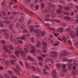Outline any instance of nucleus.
<instances>
[{
	"label": "nucleus",
	"instance_id": "nucleus-29",
	"mask_svg": "<svg viewBox=\"0 0 78 78\" xmlns=\"http://www.w3.org/2000/svg\"><path fill=\"white\" fill-rule=\"evenodd\" d=\"M24 20V17L23 16H22L21 18H20V23H22L23 22Z\"/></svg>",
	"mask_w": 78,
	"mask_h": 78
},
{
	"label": "nucleus",
	"instance_id": "nucleus-40",
	"mask_svg": "<svg viewBox=\"0 0 78 78\" xmlns=\"http://www.w3.org/2000/svg\"><path fill=\"white\" fill-rule=\"evenodd\" d=\"M53 21H54L55 22H57L58 23H61L60 21L58 20H53Z\"/></svg>",
	"mask_w": 78,
	"mask_h": 78
},
{
	"label": "nucleus",
	"instance_id": "nucleus-5",
	"mask_svg": "<svg viewBox=\"0 0 78 78\" xmlns=\"http://www.w3.org/2000/svg\"><path fill=\"white\" fill-rule=\"evenodd\" d=\"M27 58L30 61L33 62V63L34 65H37V62L34 59V58H32L30 56H28L27 57Z\"/></svg>",
	"mask_w": 78,
	"mask_h": 78
},
{
	"label": "nucleus",
	"instance_id": "nucleus-61",
	"mask_svg": "<svg viewBox=\"0 0 78 78\" xmlns=\"http://www.w3.org/2000/svg\"><path fill=\"white\" fill-rule=\"evenodd\" d=\"M52 77L53 78H58V76L54 74L52 75Z\"/></svg>",
	"mask_w": 78,
	"mask_h": 78
},
{
	"label": "nucleus",
	"instance_id": "nucleus-6",
	"mask_svg": "<svg viewBox=\"0 0 78 78\" xmlns=\"http://www.w3.org/2000/svg\"><path fill=\"white\" fill-rule=\"evenodd\" d=\"M20 24L19 23H17L16 26H15V28L16 29H18L20 27H21V29H23V27H25L24 26V24H21L20 25Z\"/></svg>",
	"mask_w": 78,
	"mask_h": 78
},
{
	"label": "nucleus",
	"instance_id": "nucleus-47",
	"mask_svg": "<svg viewBox=\"0 0 78 78\" xmlns=\"http://www.w3.org/2000/svg\"><path fill=\"white\" fill-rule=\"evenodd\" d=\"M25 65L26 66V67L27 68V69H29V68H30V66H29L28 63L27 62H25Z\"/></svg>",
	"mask_w": 78,
	"mask_h": 78
},
{
	"label": "nucleus",
	"instance_id": "nucleus-33",
	"mask_svg": "<svg viewBox=\"0 0 78 78\" xmlns=\"http://www.w3.org/2000/svg\"><path fill=\"white\" fill-rule=\"evenodd\" d=\"M30 40L31 41L32 43L34 44L35 43V40H34L33 37H31L30 38Z\"/></svg>",
	"mask_w": 78,
	"mask_h": 78
},
{
	"label": "nucleus",
	"instance_id": "nucleus-20",
	"mask_svg": "<svg viewBox=\"0 0 78 78\" xmlns=\"http://www.w3.org/2000/svg\"><path fill=\"white\" fill-rule=\"evenodd\" d=\"M44 39L42 40V42L44 43L43 47H44V48H46V47H47V44L46 43H44Z\"/></svg>",
	"mask_w": 78,
	"mask_h": 78
},
{
	"label": "nucleus",
	"instance_id": "nucleus-45",
	"mask_svg": "<svg viewBox=\"0 0 78 78\" xmlns=\"http://www.w3.org/2000/svg\"><path fill=\"white\" fill-rule=\"evenodd\" d=\"M10 62L11 64H12V65H14V61L12 59H10Z\"/></svg>",
	"mask_w": 78,
	"mask_h": 78
},
{
	"label": "nucleus",
	"instance_id": "nucleus-24",
	"mask_svg": "<svg viewBox=\"0 0 78 78\" xmlns=\"http://www.w3.org/2000/svg\"><path fill=\"white\" fill-rule=\"evenodd\" d=\"M8 48L11 50H13L14 49L13 47L12 46V44H11L9 45Z\"/></svg>",
	"mask_w": 78,
	"mask_h": 78
},
{
	"label": "nucleus",
	"instance_id": "nucleus-30",
	"mask_svg": "<svg viewBox=\"0 0 78 78\" xmlns=\"http://www.w3.org/2000/svg\"><path fill=\"white\" fill-rule=\"evenodd\" d=\"M14 37L13 36H11L10 37V41L11 42H13L14 41Z\"/></svg>",
	"mask_w": 78,
	"mask_h": 78
},
{
	"label": "nucleus",
	"instance_id": "nucleus-36",
	"mask_svg": "<svg viewBox=\"0 0 78 78\" xmlns=\"http://www.w3.org/2000/svg\"><path fill=\"white\" fill-rule=\"evenodd\" d=\"M9 64H10V62L8 60H7L6 61H5V65L8 66L9 65Z\"/></svg>",
	"mask_w": 78,
	"mask_h": 78
},
{
	"label": "nucleus",
	"instance_id": "nucleus-55",
	"mask_svg": "<svg viewBox=\"0 0 78 78\" xmlns=\"http://www.w3.org/2000/svg\"><path fill=\"white\" fill-rule=\"evenodd\" d=\"M44 6H45V5L44 4V3L41 4V8H44Z\"/></svg>",
	"mask_w": 78,
	"mask_h": 78
},
{
	"label": "nucleus",
	"instance_id": "nucleus-41",
	"mask_svg": "<svg viewBox=\"0 0 78 78\" xmlns=\"http://www.w3.org/2000/svg\"><path fill=\"white\" fill-rule=\"evenodd\" d=\"M19 63L20 66H23V61H19Z\"/></svg>",
	"mask_w": 78,
	"mask_h": 78
},
{
	"label": "nucleus",
	"instance_id": "nucleus-1",
	"mask_svg": "<svg viewBox=\"0 0 78 78\" xmlns=\"http://www.w3.org/2000/svg\"><path fill=\"white\" fill-rule=\"evenodd\" d=\"M5 3V1H4L1 4V5L2 6V13L3 16H6V12L5 11H6L7 9V5Z\"/></svg>",
	"mask_w": 78,
	"mask_h": 78
},
{
	"label": "nucleus",
	"instance_id": "nucleus-3",
	"mask_svg": "<svg viewBox=\"0 0 78 78\" xmlns=\"http://www.w3.org/2000/svg\"><path fill=\"white\" fill-rule=\"evenodd\" d=\"M34 32L35 33H37V37H39L41 35L42 37H43L45 35L44 32L43 33L41 34L42 33L41 31H40L38 30H35L34 31Z\"/></svg>",
	"mask_w": 78,
	"mask_h": 78
},
{
	"label": "nucleus",
	"instance_id": "nucleus-64",
	"mask_svg": "<svg viewBox=\"0 0 78 78\" xmlns=\"http://www.w3.org/2000/svg\"><path fill=\"white\" fill-rule=\"evenodd\" d=\"M50 16V14H48L45 15V17H49Z\"/></svg>",
	"mask_w": 78,
	"mask_h": 78
},
{
	"label": "nucleus",
	"instance_id": "nucleus-56",
	"mask_svg": "<svg viewBox=\"0 0 78 78\" xmlns=\"http://www.w3.org/2000/svg\"><path fill=\"white\" fill-rule=\"evenodd\" d=\"M48 5L53 7V5L51 4V2H49L48 3Z\"/></svg>",
	"mask_w": 78,
	"mask_h": 78
},
{
	"label": "nucleus",
	"instance_id": "nucleus-43",
	"mask_svg": "<svg viewBox=\"0 0 78 78\" xmlns=\"http://www.w3.org/2000/svg\"><path fill=\"white\" fill-rule=\"evenodd\" d=\"M11 23V21H4L5 23L6 24H9V23Z\"/></svg>",
	"mask_w": 78,
	"mask_h": 78
},
{
	"label": "nucleus",
	"instance_id": "nucleus-52",
	"mask_svg": "<svg viewBox=\"0 0 78 78\" xmlns=\"http://www.w3.org/2000/svg\"><path fill=\"white\" fill-rule=\"evenodd\" d=\"M61 26L63 28H64L66 27V24L65 23H62L61 24Z\"/></svg>",
	"mask_w": 78,
	"mask_h": 78
},
{
	"label": "nucleus",
	"instance_id": "nucleus-39",
	"mask_svg": "<svg viewBox=\"0 0 78 78\" xmlns=\"http://www.w3.org/2000/svg\"><path fill=\"white\" fill-rule=\"evenodd\" d=\"M69 9L70 7L68 6H66L64 8V9L66 10H69Z\"/></svg>",
	"mask_w": 78,
	"mask_h": 78
},
{
	"label": "nucleus",
	"instance_id": "nucleus-7",
	"mask_svg": "<svg viewBox=\"0 0 78 78\" xmlns=\"http://www.w3.org/2000/svg\"><path fill=\"white\" fill-rule=\"evenodd\" d=\"M59 8V9H58L57 10V13L58 14H60L61 13V9L63 8V6L61 5H58Z\"/></svg>",
	"mask_w": 78,
	"mask_h": 78
},
{
	"label": "nucleus",
	"instance_id": "nucleus-27",
	"mask_svg": "<svg viewBox=\"0 0 78 78\" xmlns=\"http://www.w3.org/2000/svg\"><path fill=\"white\" fill-rule=\"evenodd\" d=\"M35 47L37 48H39L40 47V42H38L37 43L36 45H35Z\"/></svg>",
	"mask_w": 78,
	"mask_h": 78
},
{
	"label": "nucleus",
	"instance_id": "nucleus-13",
	"mask_svg": "<svg viewBox=\"0 0 78 78\" xmlns=\"http://www.w3.org/2000/svg\"><path fill=\"white\" fill-rule=\"evenodd\" d=\"M57 55H58V54L56 52H51V57H54L55 56H56Z\"/></svg>",
	"mask_w": 78,
	"mask_h": 78
},
{
	"label": "nucleus",
	"instance_id": "nucleus-38",
	"mask_svg": "<svg viewBox=\"0 0 78 78\" xmlns=\"http://www.w3.org/2000/svg\"><path fill=\"white\" fill-rule=\"evenodd\" d=\"M5 37V38L6 39H8V37L9 36V35L8 34L6 33L4 34Z\"/></svg>",
	"mask_w": 78,
	"mask_h": 78
},
{
	"label": "nucleus",
	"instance_id": "nucleus-14",
	"mask_svg": "<svg viewBox=\"0 0 78 78\" xmlns=\"http://www.w3.org/2000/svg\"><path fill=\"white\" fill-rule=\"evenodd\" d=\"M30 48L32 50L30 51V52L31 53H35L36 51V50L35 49V47L33 46H30Z\"/></svg>",
	"mask_w": 78,
	"mask_h": 78
},
{
	"label": "nucleus",
	"instance_id": "nucleus-22",
	"mask_svg": "<svg viewBox=\"0 0 78 78\" xmlns=\"http://www.w3.org/2000/svg\"><path fill=\"white\" fill-rule=\"evenodd\" d=\"M13 71H14L16 72V74L18 75H20V72L19 71H18L16 69H13Z\"/></svg>",
	"mask_w": 78,
	"mask_h": 78
},
{
	"label": "nucleus",
	"instance_id": "nucleus-18",
	"mask_svg": "<svg viewBox=\"0 0 78 78\" xmlns=\"http://www.w3.org/2000/svg\"><path fill=\"white\" fill-rule=\"evenodd\" d=\"M46 62H49L50 61L52 63H54V61L51 58H47L46 59Z\"/></svg>",
	"mask_w": 78,
	"mask_h": 78
},
{
	"label": "nucleus",
	"instance_id": "nucleus-25",
	"mask_svg": "<svg viewBox=\"0 0 78 78\" xmlns=\"http://www.w3.org/2000/svg\"><path fill=\"white\" fill-rule=\"evenodd\" d=\"M64 31L62 27H60L58 29V32L60 33H62Z\"/></svg>",
	"mask_w": 78,
	"mask_h": 78
},
{
	"label": "nucleus",
	"instance_id": "nucleus-57",
	"mask_svg": "<svg viewBox=\"0 0 78 78\" xmlns=\"http://www.w3.org/2000/svg\"><path fill=\"white\" fill-rule=\"evenodd\" d=\"M44 67H45V68H46V69H47L48 70H49V68L48 66H47V65H45V66H44Z\"/></svg>",
	"mask_w": 78,
	"mask_h": 78
},
{
	"label": "nucleus",
	"instance_id": "nucleus-4",
	"mask_svg": "<svg viewBox=\"0 0 78 78\" xmlns=\"http://www.w3.org/2000/svg\"><path fill=\"white\" fill-rule=\"evenodd\" d=\"M48 11L47 9H46L44 10H42V13L43 14H46L48 12H50V13H53V11L51 10V9L50 7H49V9H48Z\"/></svg>",
	"mask_w": 78,
	"mask_h": 78
},
{
	"label": "nucleus",
	"instance_id": "nucleus-19",
	"mask_svg": "<svg viewBox=\"0 0 78 78\" xmlns=\"http://www.w3.org/2000/svg\"><path fill=\"white\" fill-rule=\"evenodd\" d=\"M24 12H25V13H30L33 15H34V13H33L32 12H30V11H29L28 10H27L26 9H24Z\"/></svg>",
	"mask_w": 78,
	"mask_h": 78
},
{
	"label": "nucleus",
	"instance_id": "nucleus-60",
	"mask_svg": "<svg viewBox=\"0 0 78 78\" xmlns=\"http://www.w3.org/2000/svg\"><path fill=\"white\" fill-rule=\"evenodd\" d=\"M56 67L58 68H60V65L59 64H57L56 65Z\"/></svg>",
	"mask_w": 78,
	"mask_h": 78
},
{
	"label": "nucleus",
	"instance_id": "nucleus-54",
	"mask_svg": "<svg viewBox=\"0 0 78 78\" xmlns=\"http://www.w3.org/2000/svg\"><path fill=\"white\" fill-rule=\"evenodd\" d=\"M12 58L14 60V61H16V60H17V58H16V57H15V56L14 55H13V56Z\"/></svg>",
	"mask_w": 78,
	"mask_h": 78
},
{
	"label": "nucleus",
	"instance_id": "nucleus-32",
	"mask_svg": "<svg viewBox=\"0 0 78 78\" xmlns=\"http://www.w3.org/2000/svg\"><path fill=\"white\" fill-rule=\"evenodd\" d=\"M65 31L67 32H69L71 31V29L69 28H66L65 29Z\"/></svg>",
	"mask_w": 78,
	"mask_h": 78
},
{
	"label": "nucleus",
	"instance_id": "nucleus-23",
	"mask_svg": "<svg viewBox=\"0 0 78 78\" xmlns=\"http://www.w3.org/2000/svg\"><path fill=\"white\" fill-rule=\"evenodd\" d=\"M37 59H39L40 61H43V58L42 57L38 56L37 57Z\"/></svg>",
	"mask_w": 78,
	"mask_h": 78
},
{
	"label": "nucleus",
	"instance_id": "nucleus-11",
	"mask_svg": "<svg viewBox=\"0 0 78 78\" xmlns=\"http://www.w3.org/2000/svg\"><path fill=\"white\" fill-rule=\"evenodd\" d=\"M70 35L73 39H74L76 36V34L73 33V31H72L70 33Z\"/></svg>",
	"mask_w": 78,
	"mask_h": 78
},
{
	"label": "nucleus",
	"instance_id": "nucleus-10",
	"mask_svg": "<svg viewBox=\"0 0 78 78\" xmlns=\"http://www.w3.org/2000/svg\"><path fill=\"white\" fill-rule=\"evenodd\" d=\"M14 25L13 24H11L10 25V26H9V29L12 30V33L14 34V33H15V30H14L13 28Z\"/></svg>",
	"mask_w": 78,
	"mask_h": 78
},
{
	"label": "nucleus",
	"instance_id": "nucleus-26",
	"mask_svg": "<svg viewBox=\"0 0 78 78\" xmlns=\"http://www.w3.org/2000/svg\"><path fill=\"white\" fill-rule=\"evenodd\" d=\"M64 19L66 20H69L71 19L70 17L67 16H64Z\"/></svg>",
	"mask_w": 78,
	"mask_h": 78
},
{
	"label": "nucleus",
	"instance_id": "nucleus-62",
	"mask_svg": "<svg viewBox=\"0 0 78 78\" xmlns=\"http://www.w3.org/2000/svg\"><path fill=\"white\" fill-rule=\"evenodd\" d=\"M34 6V4H31L30 5V8L32 9L33 8Z\"/></svg>",
	"mask_w": 78,
	"mask_h": 78
},
{
	"label": "nucleus",
	"instance_id": "nucleus-48",
	"mask_svg": "<svg viewBox=\"0 0 78 78\" xmlns=\"http://www.w3.org/2000/svg\"><path fill=\"white\" fill-rule=\"evenodd\" d=\"M36 70H37V71H38V72L39 73H41V69H40L39 68H38V67H37V69Z\"/></svg>",
	"mask_w": 78,
	"mask_h": 78
},
{
	"label": "nucleus",
	"instance_id": "nucleus-49",
	"mask_svg": "<svg viewBox=\"0 0 78 78\" xmlns=\"http://www.w3.org/2000/svg\"><path fill=\"white\" fill-rule=\"evenodd\" d=\"M30 23H31V20H29L27 23V25H30Z\"/></svg>",
	"mask_w": 78,
	"mask_h": 78
},
{
	"label": "nucleus",
	"instance_id": "nucleus-58",
	"mask_svg": "<svg viewBox=\"0 0 78 78\" xmlns=\"http://www.w3.org/2000/svg\"><path fill=\"white\" fill-rule=\"evenodd\" d=\"M41 55L43 57L45 58V57L46 56H47V55L46 54H41Z\"/></svg>",
	"mask_w": 78,
	"mask_h": 78
},
{
	"label": "nucleus",
	"instance_id": "nucleus-34",
	"mask_svg": "<svg viewBox=\"0 0 78 78\" xmlns=\"http://www.w3.org/2000/svg\"><path fill=\"white\" fill-rule=\"evenodd\" d=\"M15 17L14 16H10L9 18V19H10V20H11L14 19L15 18Z\"/></svg>",
	"mask_w": 78,
	"mask_h": 78
},
{
	"label": "nucleus",
	"instance_id": "nucleus-16",
	"mask_svg": "<svg viewBox=\"0 0 78 78\" xmlns=\"http://www.w3.org/2000/svg\"><path fill=\"white\" fill-rule=\"evenodd\" d=\"M29 31L31 33H32L34 30V27L33 25H30L29 26Z\"/></svg>",
	"mask_w": 78,
	"mask_h": 78
},
{
	"label": "nucleus",
	"instance_id": "nucleus-12",
	"mask_svg": "<svg viewBox=\"0 0 78 78\" xmlns=\"http://www.w3.org/2000/svg\"><path fill=\"white\" fill-rule=\"evenodd\" d=\"M62 61L63 62H68V64H71V62L72 61V60L70 59H68L67 58H63Z\"/></svg>",
	"mask_w": 78,
	"mask_h": 78
},
{
	"label": "nucleus",
	"instance_id": "nucleus-37",
	"mask_svg": "<svg viewBox=\"0 0 78 78\" xmlns=\"http://www.w3.org/2000/svg\"><path fill=\"white\" fill-rule=\"evenodd\" d=\"M4 77L5 78H10L9 75L7 74L4 75Z\"/></svg>",
	"mask_w": 78,
	"mask_h": 78
},
{
	"label": "nucleus",
	"instance_id": "nucleus-31",
	"mask_svg": "<svg viewBox=\"0 0 78 78\" xmlns=\"http://www.w3.org/2000/svg\"><path fill=\"white\" fill-rule=\"evenodd\" d=\"M8 73H9V75H10L11 76L13 75V73H12V71H10V70H9L8 71Z\"/></svg>",
	"mask_w": 78,
	"mask_h": 78
},
{
	"label": "nucleus",
	"instance_id": "nucleus-44",
	"mask_svg": "<svg viewBox=\"0 0 78 78\" xmlns=\"http://www.w3.org/2000/svg\"><path fill=\"white\" fill-rule=\"evenodd\" d=\"M24 51L27 54H28L29 52V51L28 49H27L26 48H24Z\"/></svg>",
	"mask_w": 78,
	"mask_h": 78
},
{
	"label": "nucleus",
	"instance_id": "nucleus-46",
	"mask_svg": "<svg viewBox=\"0 0 78 78\" xmlns=\"http://www.w3.org/2000/svg\"><path fill=\"white\" fill-rule=\"evenodd\" d=\"M16 68L18 69V70H19L20 71L21 70L19 66L18 65H17L16 66Z\"/></svg>",
	"mask_w": 78,
	"mask_h": 78
},
{
	"label": "nucleus",
	"instance_id": "nucleus-50",
	"mask_svg": "<svg viewBox=\"0 0 78 78\" xmlns=\"http://www.w3.org/2000/svg\"><path fill=\"white\" fill-rule=\"evenodd\" d=\"M32 70L33 71L35 72L37 70V69H36L35 67H32Z\"/></svg>",
	"mask_w": 78,
	"mask_h": 78
},
{
	"label": "nucleus",
	"instance_id": "nucleus-51",
	"mask_svg": "<svg viewBox=\"0 0 78 78\" xmlns=\"http://www.w3.org/2000/svg\"><path fill=\"white\" fill-rule=\"evenodd\" d=\"M34 26L37 27H39V25L38 23H35Z\"/></svg>",
	"mask_w": 78,
	"mask_h": 78
},
{
	"label": "nucleus",
	"instance_id": "nucleus-17",
	"mask_svg": "<svg viewBox=\"0 0 78 78\" xmlns=\"http://www.w3.org/2000/svg\"><path fill=\"white\" fill-rule=\"evenodd\" d=\"M63 69L62 70V71L64 73H66L67 72V70L66 69V65L64 64L62 66Z\"/></svg>",
	"mask_w": 78,
	"mask_h": 78
},
{
	"label": "nucleus",
	"instance_id": "nucleus-35",
	"mask_svg": "<svg viewBox=\"0 0 78 78\" xmlns=\"http://www.w3.org/2000/svg\"><path fill=\"white\" fill-rule=\"evenodd\" d=\"M2 23L3 22L2 21H0V27L1 28H3L4 27L3 24Z\"/></svg>",
	"mask_w": 78,
	"mask_h": 78
},
{
	"label": "nucleus",
	"instance_id": "nucleus-53",
	"mask_svg": "<svg viewBox=\"0 0 78 78\" xmlns=\"http://www.w3.org/2000/svg\"><path fill=\"white\" fill-rule=\"evenodd\" d=\"M21 39L22 40H25L26 39L25 34H24L23 37H21Z\"/></svg>",
	"mask_w": 78,
	"mask_h": 78
},
{
	"label": "nucleus",
	"instance_id": "nucleus-21",
	"mask_svg": "<svg viewBox=\"0 0 78 78\" xmlns=\"http://www.w3.org/2000/svg\"><path fill=\"white\" fill-rule=\"evenodd\" d=\"M68 54L67 52L65 51L64 52L60 54V56H64L65 55H67Z\"/></svg>",
	"mask_w": 78,
	"mask_h": 78
},
{
	"label": "nucleus",
	"instance_id": "nucleus-63",
	"mask_svg": "<svg viewBox=\"0 0 78 78\" xmlns=\"http://www.w3.org/2000/svg\"><path fill=\"white\" fill-rule=\"evenodd\" d=\"M39 64L40 66H43V63H42V62H40L39 63Z\"/></svg>",
	"mask_w": 78,
	"mask_h": 78
},
{
	"label": "nucleus",
	"instance_id": "nucleus-2",
	"mask_svg": "<svg viewBox=\"0 0 78 78\" xmlns=\"http://www.w3.org/2000/svg\"><path fill=\"white\" fill-rule=\"evenodd\" d=\"M20 53L22 56L24 57L25 55L24 52L21 49H17V50L15 51V54L16 55L17 57H19L18 54Z\"/></svg>",
	"mask_w": 78,
	"mask_h": 78
},
{
	"label": "nucleus",
	"instance_id": "nucleus-59",
	"mask_svg": "<svg viewBox=\"0 0 78 78\" xmlns=\"http://www.w3.org/2000/svg\"><path fill=\"white\" fill-rule=\"evenodd\" d=\"M25 1L26 3H29L30 0H24Z\"/></svg>",
	"mask_w": 78,
	"mask_h": 78
},
{
	"label": "nucleus",
	"instance_id": "nucleus-15",
	"mask_svg": "<svg viewBox=\"0 0 78 78\" xmlns=\"http://www.w3.org/2000/svg\"><path fill=\"white\" fill-rule=\"evenodd\" d=\"M23 33H24L27 36H30V33L26 29H24L23 30Z\"/></svg>",
	"mask_w": 78,
	"mask_h": 78
},
{
	"label": "nucleus",
	"instance_id": "nucleus-9",
	"mask_svg": "<svg viewBox=\"0 0 78 78\" xmlns=\"http://www.w3.org/2000/svg\"><path fill=\"white\" fill-rule=\"evenodd\" d=\"M14 41L15 42H17L19 43L20 44H23V42L21 40V39L18 37L17 38H15Z\"/></svg>",
	"mask_w": 78,
	"mask_h": 78
},
{
	"label": "nucleus",
	"instance_id": "nucleus-8",
	"mask_svg": "<svg viewBox=\"0 0 78 78\" xmlns=\"http://www.w3.org/2000/svg\"><path fill=\"white\" fill-rule=\"evenodd\" d=\"M3 50H5V52L7 53H8L9 54H11L12 52L10 51L9 50L7 47L5 46H3Z\"/></svg>",
	"mask_w": 78,
	"mask_h": 78
},
{
	"label": "nucleus",
	"instance_id": "nucleus-28",
	"mask_svg": "<svg viewBox=\"0 0 78 78\" xmlns=\"http://www.w3.org/2000/svg\"><path fill=\"white\" fill-rule=\"evenodd\" d=\"M43 71L44 72L43 74L44 75H46L47 73V70L46 69H42Z\"/></svg>",
	"mask_w": 78,
	"mask_h": 78
},
{
	"label": "nucleus",
	"instance_id": "nucleus-42",
	"mask_svg": "<svg viewBox=\"0 0 78 78\" xmlns=\"http://www.w3.org/2000/svg\"><path fill=\"white\" fill-rule=\"evenodd\" d=\"M12 14L14 15H15L18 14V12H12Z\"/></svg>",
	"mask_w": 78,
	"mask_h": 78
}]
</instances>
